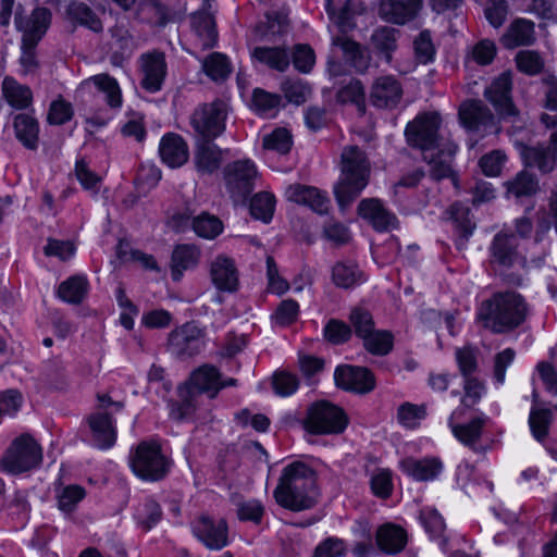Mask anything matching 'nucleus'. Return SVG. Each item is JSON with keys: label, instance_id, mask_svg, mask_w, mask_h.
<instances>
[{"label": "nucleus", "instance_id": "f257e3e1", "mask_svg": "<svg viewBox=\"0 0 557 557\" xmlns=\"http://www.w3.org/2000/svg\"><path fill=\"white\" fill-rule=\"evenodd\" d=\"M441 116L436 112L419 114L409 122L405 134L410 146L422 151L430 165V176L435 181L454 178L453 169L457 145L440 135Z\"/></svg>", "mask_w": 557, "mask_h": 557}, {"label": "nucleus", "instance_id": "f03ea898", "mask_svg": "<svg viewBox=\"0 0 557 557\" xmlns=\"http://www.w3.org/2000/svg\"><path fill=\"white\" fill-rule=\"evenodd\" d=\"M275 502L290 511L313 508L319 500L315 471L302 461H294L282 470L273 491Z\"/></svg>", "mask_w": 557, "mask_h": 557}, {"label": "nucleus", "instance_id": "7ed1b4c3", "mask_svg": "<svg viewBox=\"0 0 557 557\" xmlns=\"http://www.w3.org/2000/svg\"><path fill=\"white\" fill-rule=\"evenodd\" d=\"M528 304L512 290L494 293L483 300L476 310V320L494 334L509 333L524 323Z\"/></svg>", "mask_w": 557, "mask_h": 557}, {"label": "nucleus", "instance_id": "20e7f679", "mask_svg": "<svg viewBox=\"0 0 557 557\" xmlns=\"http://www.w3.org/2000/svg\"><path fill=\"white\" fill-rule=\"evenodd\" d=\"M342 174L334 186V195L345 211L369 184L371 165L366 152L358 146H347L341 156Z\"/></svg>", "mask_w": 557, "mask_h": 557}, {"label": "nucleus", "instance_id": "39448f33", "mask_svg": "<svg viewBox=\"0 0 557 557\" xmlns=\"http://www.w3.org/2000/svg\"><path fill=\"white\" fill-rule=\"evenodd\" d=\"M52 14L47 8H36L29 16L15 13L14 23L23 33L20 63L26 73L37 69L35 48L50 26Z\"/></svg>", "mask_w": 557, "mask_h": 557}, {"label": "nucleus", "instance_id": "423d86ee", "mask_svg": "<svg viewBox=\"0 0 557 557\" xmlns=\"http://www.w3.org/2000/svg\"><path fill=\"white\" fill-rule=\"evenodd\" d=\"M133 472L146 481L162 480L171 468V460L162 453L159 442L154 440L140 442L129 456Z\"/></svg>", "mask_w": 557, "mask_h": 557}, {"label": "nucleus", "instance_id": "0eeeda50", "mask_svg": "<svg viewBox=\"0 0 557 557\" xmlns=\"http://www.w3.org/2000/svg\"><path fill=\"white\" fill-rule=\"evenodd\" d=\"M98 409L88 417V424L91 431V440L96 447L108 449L115 444L116 430L113 424L112 414L124 408L122 401H114L108 394H98Z\"/></svg>", "mask_w": 557, "mask_h": 557}, {"label": "nucleus", "instance_id": "6e6552de", "mask_svg": "<svg viewBox=\"0 0 557 557\" xmlns=\"http://www.w3.org/2000/svg\"><path fill=\"white\" fill-rule=\"evenodd\" d=\"M42 449L28 434L15 438L0 460L2 471L10 474H20L40 465Z\"/></svg>", "mask_w": 557, "mask_h": 557}, {"label": "nucleus", "instance_id": "1a4fd4ad", "mask_svg": "<svg viewBox=\"0 0 557 557\" xmlns=\"http://www.w3.org/2000/svg\"><path fill=\"white\" fill-rule=\"evenodd\" d=\"M348 423L344 410L329 401H318L308 408L302 424L311 434H339Z\"/></svg>", "mask_w": 557, "mask_h": 557}, {"label": "nucleus", "instance_id": "9d476101", "mask_svg": "<svg viewBox=\"0 0 557 557\" xmlns=\"http://www.w3.org/2000/svg\"><path fill=\"white\" fill-rule=\"evenodd\" d=\"M227 114V104L222 100L198 107L190 116L198 139H215L221 136L225 131Z\"/></svg>", "mask_w": 557, "mask_h": 557}, {"label": "nucleus", "instance_id": "9b49d317", "mask_svg": "<svg viewBox=\"0 0 557 557\" xmlns=\"http://www.w3.org/2000/svg\"><path fill=\"white\" fill-rule=\"evenodd\" d=\"M226 189L235 202L245 201L255 189L257 169L250 160L228 163L223 171Z\"/></svg>", "mask_w": 557, "mask_h": 557}, {"label": "nucleus", "instance_id": "f8f14e48", "mask_svg": "<svg viewBox=\"0 0 557 557\" xmlns=\"http://www.w3.org/2000/svg\"><path fill=\"white\" fill-rule=\"evenodd\" d=\"M205 348V334L193 323H185L169 334L168 350L175 357H194Z\"/></svg>", "mask_w": 557, "mask_h": 557}, {"label": "nucleus", "instance_id": "ddd939ff", "mask_svg": "<svg viewBox=\"0 0 557 557\" xmlns=\"http://www.w3.org/2000/svg\"><path fill=\"white\" fill-rule=\"evenodd\" d=\"M458 416L459 411L455 410L448 419V425L454 436L472 451L484 454L487 450V446L481 444V438L488 418L485 414H480L469 422L456 423L455 419Z\"/></svg>", "mask_w": 557, "mask_h": 557}, {"label": "nucleus", "instance_id": "4468645a", "mask_svg": "<svg viewBox=\"0 0 557 557\" xmlns=\"http://www.w3.org/2000/svg\"><path fill=\"white\" fill-rule=\"evenodd\" d=\"M511 75L503 73L484 91V97L493 104L502 119L515 117L518 114L511 99Z\"/></svg>", "mask_w": 557, "mask_h": 557}, {"label": "nucleus", "instance_id": "2eb2a0df", "mask_svg": "<svg viewBox=\"0 0 557 557\" xmlns=\"http://www.w3.org/2000/svg\"><path fill=\"white\" fill-rule=\"evenodd\" d=\"M194 535L209 549H222L227 545V524L223 519L213 520L200 516L191 523Z\"/></svg>", "mask_w": 557, "mask_h": 557}, {"label": "nucleus", "instance_id": "dca6fc26", "mask_svg": "<svg viewBox=\"0 0 557 557\" xmlns=\"http://www.w3.org/2000/svg\"><path fill=\"white\" fill-rule=\"evenodd\" d=\"M460 123L469 131L490 132L496 129V119L480 100H467L459 108Z\"/></svg>", "mask_w": 557, "mask_h": 557}, {"label": "nucleus", "instance_id": "f3484780", "mask_svg": "<svg viewBox=\"0 0 557 557\" xmlns=\"http://www.w3.org/2000/svg\"><path fill=\"white\" fill-rule=\"evenodd\" d=\"M403 87L393 75L377 77L370 90L369 100L377 109H393L401 100Z\"/></svg>", "mask_w": 557, "mask_h": 557}, {"label": "nucleus", "instance_id": "a211bd4d", "mask_svg": "<svg viewBox=\"0 0 557 557\" xmlns=\"http://www.w3.org/2000/svg\"><path fill=\"white\" fill-rule=\"evenodd\" d=\"M141 61V87L154 94L161 90L166 76V61L163 52L153 51L140 57Z\"/></svg>", "mask_w": 557, "mask_h": 557}, {"label": "nucleus", "instance_id": "6ab92c4d", "mask_svg": "<svg viewBox=\"0 0 557 557\" xmlns=\"http://www.w3.org/2000/svg\"><path fill=\"white\" fill-rule=\"evenodd\" d=\"M338 387L356 393H369L374 388V376L366 368L354 366H339L334 373Z\"/></svg>", "mask_w": 557, "mask_h": 557}, {"label": "nucleus", "instance_id": "aec40b11", "mask_svg": "<svg viewBox=\"0 0 557 557\" xmlns=\"http://www.w3.org/2000/svg\"><path fill=\"white\" fill-rule=\"evenodd\" d=\"M210 278L219 292L235 293L239 287L238 271L233 259L219 255L210 264Z\"/></svg>", "mask_w": 557, "mask_h": 557}, {"label": "nucleus", "instance_id": "412c9836", "mask_svg": "<svg viewBox=\"0 0 557 557\" xmlns=\"http://www.w3.org/2000/svg\"><path fill=\"white\" fill-rule=\"evenodd\" d=\"M423 0H381L379 15L382 20L397 25H404L418 15Z\"/></svg>", "mask_w": 557, "mask_h": 557}, {"label": "nucleus", "instance_id": "4be33fe9", "mask_svg": "<svg viewBox=\"0 0 557 557\" xmlns=\"http://www.w3.org/2000/svg\"><path fill=\"white\" fill-rule=\"evenodd\" d=\"M520 157L525 166L537 169L542 174H548L557 165V147L539 144L536 146L520 145Z\"/></svg>", "mask_w": 557, "mask_h": 557}, {"label": "nucleus", "instance_id": "5701e85b", "mask_svg": "<svg viewBox=\"0 0 557 557\" xmlns=\"http://www.w3.org/2000/svg\"><path fill=\"white\" fill-rule=\"evenodd\" d=\"M357 211L377 232H386L397 227L396 215L388 211L377 198L362 199Z\"/></svg>", "mask_w": 557, "mask_h": 557}, {"label": "nucleus", "instance_id": "b1692460", "mask_svg": "<svg viewBox=\"0 0 557 557\" xmlns=\"http://www.w3.org/2000/svg\"><path fill=\"white\" fill-rule=\"evenodd\" d=\"M491 262L504 269L513 267L519 260L518 242L513 234L498 233L491 247Z\"/></svg>", "mask_w": 557, "mask_h": 557}, {"label": "nucleus", "instance_id": "393cba45", "mask_svg": "<svg viewBox=\"0 0 557 557\" xmlns=\"http://www.w3.org/2000/svg\"><path fill=\"white\" fill-rule=\"evenodd\" d=\"M285 195L289 201L307 206L319 214H324L329 210L327 196L315 187L294 184L286 188Z\"/></svg>", "mask_w": 557, "mask_h": 557}, {"label": "nucleus", "instance_id": "a878e982", "mask_svg": "<svg viewBox=\"0 0 557 557\" xmlns=\"http://www.w3.org/2000/svg\"><path fill=\"white\" fill-rule=\"evenodd\" d=\"M159 153L162 162L172 169L184 165L189 158L187 143L175 133H168L161 138Z\"/></svg>", "mask_w": 557, "mask_h": 557}, {"label": "nucleus", "instance_id": "bb28decb", "mask_svg": "<svg viewBox=\"0 0 557 557\" xmlns=\"http://www.w3.org/2000/svg\"><path fill=\"white\" fill-rule=\"evenodd\" d=\"M219 370L210 364H203L196 369L189 377L187 392L190 396L195 393H207L211 398L215 397L221 385H219Z\"/></svg>", "mask_w": 557, "mask_h": 557}, {"label": "nucleus", "instance_id": "cd10ccee", "mask_svg": "<svg viewBox=\"0 0 557 557\" xmlns=\"http://www.w3.org/2000/svg\"><path fill=\"white\" fill-rule=\"evenodd\" d=\"M213 140L197 139L195 164L197 171L201 174H212L221 166L223 151Z\"/></svg>", "mask_w": 557, "mask_h": 557}, {"label": "nucleus", "instance_id": "c85d7f7f", "mask_svg": "<svg viewBox=\"0 0 557 557\" xmlns=\"http://www.w3.org/2000/svg\"><path fill=\"white\" fill-rule=\"evenodd\" d=\"M534 41V23L527 18H516L502 37V44L507 49L530 46Z\"/></svg>", "mask_w": 557, "mask_h": 557}, {"label": "nucleus", "instance_id": "c756f323", "mask_svg": "<svg viewBox=\"0 0 557 557\" xmlns=\"http://www.w3.org/2000/svg\"><path fill=\"white\" fill-rule=\"evenodd\" d=\"M288 27L287 13L281 11L268 12L265 20L256 25L255 35L260 41H274L277 36L286 34Z\"/></svg>", "mask_w": 557, "mask_h": 557}, {"label": "nucleus", "instance_id": "7c9ffc66", "mask_svg": "<svg viewBox=\"0 0 557 557\" xmlns=\"http://www.w3.org/2000/svg\"><path fill=\"white\" fill-rule=\"evenodd\" d=\"M375 539L379 548L386 554H397L407 544L406 531L393 523L381 525L376 531Z\"/></svg>", "mask_w": 557, "mask_h": 557}, {"label": "nucleus", "instance_id": "2f4dec72", "mask_svg": "<svg viewBox=\"0 0 557 557\" xmlns=\"http://www.w3.org/2000/svg\"><path fill=\"white\" fill-rule=\"evenodd\" d=\"M400 468L417 481H429L440 474L443 465L437 458H407L400 462Z\"/></svg>", "mask_w": 557, "mask_h": 557}, {"label": "nucleus", "instance_id": "473e14b6", "mask_svg": "<svg viewBox=\"0 0 557 557\" xmlns=\"http://www.w3.org/2000/svg\"><path fill=\"white\" fill-rule=\"evenodd\" d=\"M13 127L16 138L25 148L30 150L37 149L39 124L36 117L29 113H18L14 116Z\"/></svg>", "mask_w": 557, "mask_h": 557}, {"label": "nucleus", "instance_id": "72a5a7b5", "mask_svg": "<svg viewBox=\"0 0 557 557\" xmlns=\"http://www.w3.org/2000/svg\"><path fill=\"white\" fill-rule=\"evenodd\" d=\"M199 256V249L194 245L176 246L171 259L172 278L180 281L184 271L197 265Z\"/></svg>", "mask_w": 557, "mask_h": 557}, {"label": "nucleus", "instance_id": "f704fd0d", "mask_svg": "<svg viewBox=\"0 0 557 557\" xmlns=\"http://www.w3.org/2000/svg\"><path fill=\"white\" fill-rule=\"evenodd\" d=\"M251 58L278 72H285L290 64L289 53L283 47H256Z\"/></svg>", "mask_w": 557, "mask_h": 557}, {"label": "nucleus", "instance_id": "c9c22d12", "mask_svg": "<svg viewBox=\"0 0 557 557\" xmlns=\"http://www.w3.org/2000/svg\"><path fill=\"white\" fill-rule=\"evenodd\" d=\"M333 44L342 48L345 60L358 73H364L368 70L370 65V55L367 51L362 50L359 44L345 37H336L333 40Z\"/></svg>", "mask_w": 557, "mask_h": 557}, {"label": "nucleus", "instance_id": "e433bc0d", "mask_svg": "<svg viewBox=\"0 0 557 557\" xmlns=\"http://www.w3.org/2000/svg\"><path fill=\"white\" fill-rule=\"evenodd\" d=\"M67 17L95 33L102 30V23L97 14L84 2L73 0L66 9Z\"/></svg>", "mask_w": 557, "mask_h": 557}, {"label": "nucleus", "instance_id": "4c0bfd02", "mask_svg": "<svg viewBox=\"0 0 557 557\" xmlns=\"http://www.w3.org/2000/svg\"><path fill=\"white\" fill-rule=\"evenodd\" d=\"M332 280L337 287L352 288L366 281L363 272L351 262H337L333 267Z\"/></svg>", "mask_w": 557, "mask_h": 557}, {"label": "nucleus", "instance_id": "58836bf2", "mask_svg": "<svg viewBox=\"0 0 557 557\" xmlns=\"http://www.w3.org/2000/svg\"><path fill=\"white\" fill-rule=\"evenodd\" d=\"M5 100L15 109H26L32 104L33 94L29 87L18 84L12 77H5L2 83Z\"/></svg>", "mask_w": 557, "mask_h": 557}, {"label": "nucleus", "instance_id": "ea45409f", "mask_svg": "<svg viewBox=\"0 0 557 557\" xmlns=\"http://www.w3.org/2000/svg\"><path fill=\"white\" fill-rule=\"evenodd\" d=\"M507 194L519 199L531 197L539 189V182L535 175L527 171H520L512 180L506 182Z\"/></svg>", "mask_w": 557, "mask_h": 557}, {"label": "nucleus", "instance_id": "a19ab883", "mask_svg": "<svg viewBox=\"0 0 557 557\" xmlns=\"http://www.w3.org/2000/svg\"><path fill=\"white\" fill-rule=\"evenodd\" d=\"M399 30L389 26H382L374 30L371 40L373 47L384 54L387 62L392 60V53L397 48Z\"/></svg>", "mask_w": 557, "mask_h": 557}, {"label": "nucleus", "instance_id": "79ce46f5", "mask_svg": "<svg viewBox=\"0 0 557 557\" xmlns=\"http://www.w3.org/2000/svg\"><path fill=\"white\" fill-rule=\"evenodd\" d=\"M202 70L213 82L218 83L230 76L232 66L225 54L212 52L203 60Z\"/></svg>", "mask_w": 557, "mask_h": 557}, {"label": "nucleus", "instance_id": "37998d69", "mask_svg": "<svg viewBox=\"0 0 557 557\" xmlns=\"http://www.w3.org/2000/svg\"><path fill=\"white\" fill-rule=\"evenodd\" d=\"M87 280L84 276L75 275L60 284L58 295L69 304H79L87 294Z\"/></svg>", "mask_w": 557, "mask_h": 557}, {"label": "nucleus", "instance_id": "c03bdc74", "mask_svg": "<svg viewBox=\"0 0 557 557\" xmlns=\"http://www.w3.org/2000/svg\"><path fill=\"white\" fill-rule=\"evenodd\" d=\"M95 86L106 94V101L112 109H117L122 104V92L115 78L108 74H99L89 78Z\"/></svg>", "mask_w": 557, "mask_h": 557}, {"label": "nucleus", "instance_id": "a18cd8bd", "mask_svg": "<svg viewBox=\"0 0 557 557\" xmlns=\"http://www.w3.org/2000/svg\"><path fill=\"white\" fill-rule=\"evenodd\" d=\"M338 102L354 103L361 113L366 111V94L360 81L351 78L346 85L342 86L336 94Z\"/></svg>", "mask_w": 557, "mask_h": 557}, {"label": "nucleus", "instance_id": "49530a36", "mask_svg": "<svg viewBox=\"0 0 557 557\" xmlns=\"http://www.w3.org/2000/svg\"><path fill=\"white\" fill-rule=\"evenodd\" d=\"M195 233L203 238L212 239L220 235L223 231L222 221L215 215L202 212L195 216L191 221Z\"/></svg>", "mask_w": 557, "mask_h": 557}, {"label": "nucleus", "instance_id": "de8ad7c7", "mask_svg": "<svg viewBox=\"0 0 557 557\" xmlns=\"http://www.w3.org/2000/svg\"><path fill=\"white\" fill-rule=\"evenodd\" d=\"M362 341L367 351L376 356L387 355L394 345L393 334L388 331H373Z\"/></svg>", "mask_w": 557, "mask_h": 557}, {"label": "nucleus", "instance_id": "09e8293b", "mask_svg": "<svg viewBox=\"0 0 557 557\" xmlns=\"http://www.w3.org/2000/svg\"><path fill=\"white\" fill-rule=\"evenodd\" d=\"M450 219L453 220L456 228L460 235L468 239L475 228V223L472 221L470 209L460 202L450 206Z\"/></svg>", "mask_w": 557, "mask_h": 557}, {"label": "nucleus", "instance_id": "8fccbe9b", "mask_svg": "<svg viewBox=\"0 0 557 557\" xmlns=\"http://www.w3.org/2000/svg\"><path fill=\"white\" fill-rule=\"evenodd\" d=\"M275 199L270 193H258L250 201V213L253 218L269 222L274 212Z\"/></svg>", "mask_w": 557, "mask_h": 557}, {"label": "nucleus", "instance_id": "3c124183", "mask_svg": "<svg viewBox=\"0 0 557 557\" xmlns=\"http://www.w3.org/2000/svg\"><path fill=\"white\" fill-rule=\"evenodd\" d=\"M162 517L160 505L153 499H146L136 510L135 519L145 530L154 527Z\"/></svg>", "mask_w": 557, "mask_h": 557}, {"label": "nucleus", "instance_id": "603ef678", "mask_svg": "<svg viewBox=\"0 0 557 557\" xmlns=\"http://www.w3.org/2000/svg\"><path fill=\"white\" fill-rule=\"evenodd\" d=\"M552 411L545 408H533L530 412L529 424L533 436L543 442L548 433Z\"/></svg>", "mask_w": 557, "mask_h": 557}, {"label": "nucleus", "instance_id": "864d4df0", "mask_svg": "<svg viewBox=\"0 0 557 557\" xmlns=\"http://www.w3.org/2000/svg\"><path fill=\"white\" fill-rule=\"evenodd\" d=\"M413 51L416 60L421 64H428L433 61L435 47L432 41L430 30H422L413 40Z\"/></svg>", "mask_w": 557, "mask_h": 557}, {"label": "nucleus", "instance_id": "5fc2aeb1", "mask_svg": "<svg viewBox=\"0 0 557 557\" xmlns=\"http://www.w3.org/2000/svg\"><path fill=\"white\" fill-rule=\"evenodd\" d=\"M349 321L355 334L361 339L375 331L372 314L363 308H354L350 312Z\"/></svg>", "mask_w": 557, "mask_h": 557}, {"label": "nucleus", "instance_id": "6e6d98bb", "mask_svg": "<svg viewBox=\"0 0 557 557\" xmlns=\"http://www.w3.org/2000/svg\"><path fill=\"white\" fill-rule=\"evenodd\" d=\"M191 24L199 36L205 37V46H211L216 37L215 23L211 14L206 12L195 13L191 17Z\"/></svg>", "mask_w": 557, "mask_h": 557}, {"label": "nucleus", "instance_id": "4d7b16f0", "mask_svg": "<svg viewBox=\"0 0 557 557\" xmlns=\"http://www.w3.org/2000/svg\"><path fill=\"white\" fill-rule=\"evenodd\" d=\"M292 135L285 128H276L263 137V147L286 154L292 148Z\"/></svg>", "mask_w": 557, "mask_h": 557}, {"label": "nucleus", "instance_id": "13d9d810", "mask_svg": "<svg viewBox=\"0 0 557 557\" xmlns=\"http://www.w3.org/2000/svg\"><path fill=\"white\" fill-rule=\"evenodd\" d=\"M236 515L240 521L259 524L264 515V507L257 499L243 500L236 505Z\"/></svg>", "mask_w": 557, "mask_h": 557}, {"label": "nucleus", "instance_id": "bf43d9fd", "mask_svg": "<svg viewBox=\"0 0 557 557\" xmlns=\"http://www.w3.org/2000/svg\"><path fill=\"white\" fill-rule=\"evenodd\" d=\"M8 516L24 524L29 517L30 505L24 493L17 492L5 507Z\"/></svg>", "mask_w": 557, "mask_h": 557}, {"label": "nucleus", "instance_id": "052dcab7", "mask_svg": "<svg viewBox=\"0 0 557 557\" xmlns=\"http://www.w3.org/2000/svg\"><path fill=\"white\" fill-rule=\"evenodd\" d=\"M420 519L425 531L433 537H441L445 531V522L440 512L430 507H425L420 512Z\"/></svg>", "mask_w": 557, "mask_h": 557}, {"label": "nucleus", "instance_id": "680f3d73", "mask_svg": "<svg viewBox=\"0 0 557 557\" xmlns=\"http://www.w3.org/2000/svg\"><path fill=\"white\" fill-rule=\"evenodd\" d=\"M146 4L149 7L156 24L159 26H165L168 23L176 22L181 18V12L163 4L160 0H146Z\"/></svg>", "mask_w": 557, "mask_h": 557}, {"label": "nucleus", "instance_id": "e2e57ef3", "mask_svg": "<svg viewBox=\"0 0 557 557\" xmlns=\"http://www.w3.org/2000/svg\"><path fill=\"white\" fill-rule=\"evenodd\" d=\"M85 497V490L79 485H69L58 495V506L64 512H72Z\"/></svg>", "mask_w": 557, "mask_h": 557}, {"label": "nucleus", "instance_id": "0e129e2a", "mask_svg": "<svg viewBox=\"0 0 557 557\" xmlns=\"http://www.w3.org/2000/svg\"><path fill=\"white\" fill-rule=\"evenodd\" d=\"M426 416V408L424 405L417 406L410 403L403 404L398 409L399 422L409 429L418 425L419 421Z\"/></svg>", "mask_w": 557, "mask_h": 557}, {"label": "nucleus", "instance_id": "69168bd1", "mask_svg": "<svg viewBox=\"0 0 557 557\" xmlns=\"http://www.w3.org/2000/svg\"><path fill=\"white\" fill-rule=\"evenodd\" d=\"M325 338L334 344H344L351 337V329L343 321L331 319L324 327Z\"/></svg>", "mask_w": 557, "mask_h": 557}, {"label": "nucleus", "instance_id": "338daca9", "mask_svg": "<svg viewBox=\"0 0 557 557\" xmlns=\"http://www.w3.org/2000/svg\"><path fill=\"white\" fill-rule=\"evenodd\" d=\"M272 385L277 395L286 397L297 391L299 381L297 376L290 372L278 371L273 375Z\"/></svg>", "mask_w": 557, "mask_h": 557}, {"label": "nucleus", "instance_id": "774afa93", "mask_svg": "<svg viewBox=\"0 0 557 557\" xmlns=\"http://www.w3.org/2000/svg\"><path fill=\"white\" fill-rule=\"evenodd\" d=\"M509 7L506 0H487L484 9L485 18L495 27H500L508 15Z\"/></svg>", "mask_w": 557, "mask_h": 557}]
</instances>
